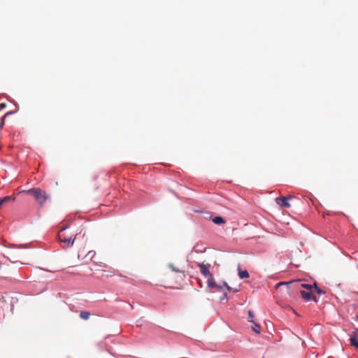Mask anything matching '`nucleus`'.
Wrapping results in <instances>:
<instances>
[{
    "label": "nucleus",
    "mask_w": 358,
    "mask_h": 358,
    "mask_svg": "<svg viewBox=\"0 0 358 358\" xmlns=\"http://www.w3.org/2000/svg\"><path fill=\"white\" fill-rule=\"evenodd\" d=\"M14 200H15V197H12L11 196H4L3 198L0 199V208L2 207V206L4 203L10 202Z\"/></svg>",
    "instance_id": "9"
},
{
    "label": "nucleus",
    "mask_w": 358,
    "mask_h": 358,
    "mask_svg": "<svg viewBox=\"0 0 358 358\" xmlns=\"http://www.w3.org/2000/svg\"><path fill=\"white\" fill-rule=\"evenodd\" d=\"M82 253L83 252L81 250L78 252V258L80 259H84L86 257H89L90 259H92L96 255V252L94 250L88 251V252L85 256H83Z\"/></svg>",
    "instance_id": "6"
},
{
    "label": "nucleus",
    "mask_w": 358,
    "mask_h": 358,
    "mask_svg": "<svg viewBox=\"0 0 358 358\" xmlns=\"http://www.w3.org/2000/svg\"><path fill=\"white\" fill-rule=\"evenodd\" d=\"M314 287H315V288L316 292H317L318 294H324V293L322 289H320V288H318V287H317V284H316V283H314Z\"/></svg>",
    "instance_id": "20"
},
{
    "label": "nucleus",
    "mask_w": 358,
    "mask_h": 358,
    "mask_svg": "<svg viewBox=\"0 0 358 358\" xmlns=\"http://www.w3.org/2000/svg\"><path fill=\"white\" fill-rule=\"evenodd\" d=\"M357 318H358V315H357Z\"/></svg>",
    "instance_id": "24"
},
{
    "label": "nucleus",
    "mask_w": 358,
    "mask_h": 358,
    "mask_svg": "<svg viewBox=\"0 0 358 358\" xmlns=\"http://www.w3.org/2000/svg\"><path fill=\"white\" fill-rule=\"evenodd\" d=\"M292 198V196H289L287 197V196H280V197L275 198V203L278 205L280 206L281 207L289 208L290 204L287 202V200L290 199Z\"/></svg>",
    "instance_id": "3"
},
{
    "label": "nucleus",
    "mask_w": 358,
    "mask_h": 358,
    "mask_svg": "<svg viewBox=\"0 0 358 358\" xmlns=\"http://www.w3.org/2000/svg\"><path fill=\"white\" fill-rule=\"evenodd\" d=\"M12 112H8L7 113H6L1 118V123H0V128L3 127V124H4V120L6 118V117L10 114H11Z\"/></svg>",
    "instance_id": "17"
},
{
    "label": "nucleus",
    "mask_w": 358,
    "mask_h": 358,
    "mask_svg": "<svg viewBox=\"0 0 358 358\" xmlns=\"http://www.w3.org/2000/svg\"><path fill=\"white\" fill-rule=\"evenodd\" d=\"M90 313L87 312V311H81L80 313V318L83 320H88L90 317Z\"/></svg>",
    "instance_id": "12"
},
{
    "label": "nucleus",
    "mask_w": 358,
    "mask_h": 358,
    "mask_svg": "<svg viewBox=\"0 0 358 358\" xmlns=\"http://www.w3.org/2000/svg\"><path fill=\"white\" fill-rule=\"evenodd\" d=\"M227 298V293H224V295L222 296V299H225Z\"/></svg>",
    "instance_id": "22"
},
{
    "label": "nucleus",
    "mask_w": 358,
    "mask_h": 358,
    "mask_svg": "<svg viewBox=\"0 0 358 358\" xmlns=\"http://www.w3.org/2000/svg\"><path fill=\"white\" fill-rule=\"evenodd\" d=\"M301 287H303V288H306L308 290H311V289H312V285H308V284H301Z\"/></svg>",
    "instance_id": "19"
},
{
    "label": "nucleus",
    "mask_w": 358,
    "mask_h": 358,
    "mask_svg": "<svg viewBox=\"0 0 358 358\" xmlns=\"http://www.w3.org/2000/svg\"><path fill=\"white\" fill-rule=\"evenodd\" d=\"M5 107H6V103H2L0 104V108H3Z\"/></svg>",
    "instance_id": "21"
},
{
    "label": "nucleus",
    "mask_w": 358,
    "mask_h": 358,
    "mask_svg": "<svg viewBox=\"0 0 358 358\" xmlns=\"http://www.w3.org/2000/svg\"><path fill=\"white\" fill-rule=\"evenodd\" d=\"M252 324H253V326L252 327V330H253L255 332H256V333H257V334H259V333H260V331H261V327H260V326H259L258 324L255 323V322H254V323H252Z\"/></svg>",
    "instance_id": "13"
},
{
    "label": "nucleus",
    "mask_w": 358,
    "mask_h": 358,
    "mask_svg": "<svg viewBox=\"0 0 358 358\" xmlns=\"http://www.w3.org/2000/svg\"><path fill=\"white\" fill-rule=\"evenodd\" d=\"M24 192L28 194L32 195L41 206H42L47 200L50 199V195L40 188H32Z\"/></svg>",
    "instance_id": "1"
},
{
    "label": "nucleus",
    "mask_w": 358,
    "mask_h": 358,
    "mask_svg": "<svg viewBox=\"0 0 358 358\" xmlns=\"http://www.w3.org/2000/svg\"><path fill=\"white\" fill-rule=\"evenodd\" d=\"M300 293L303 299H304L305 300L309 301L313 299L314 301H316V297L313 295L311 290H301L300 291Z\"/></svg>",
    "instance_id": "5"
},
{
    "label": "nucleus",
    "mask_w": 358,
    "mask_h": 358,
    "mask_svg": "<svg viewBox=\"0 0 358 358\" xmlns=\"http://www.w3.org/2000/svg\"><path fill=\"white\" fill-rule=\"evenodd\" d=\"M169 267L174 272L176 273H183V271L178 268H176L173 264L171 263L169 264Z\"/></svg>",
    "instance_id": "14"
},
{
    "label": "nucleus",
    "mask_w": 358,
    "mask_h": 358,
    "mask_svg": "<svg viewBox=\"0 0 358 358\" xmlns=\"http://www.w3.org/2000/svg\"><path fill=\"white\" fill-rule=\"evenodd\" d=\"M248 315H249V322L254 323L255 321L253 320V318L255 317V315L252 310L248 311Z\"/></svg>",
    "instance_id": "16"
},
{
    "label": "nucleus",
    "mask_w": 358,
    "mask_h": 358,
    "mask_svg": "<svg viewBox=\"0 0 358 358\" xmlns=\"http://www.w3.org/2000/svg\"><path fill=\"white\" fill-rule=\"evenodd\" d=\"M238 276L241 279L247 278H249V273H248V272L247 271H241V270H239V271H238Z\"/></svg>",
    "instance_id": "11"
},
{
    "label": "nucleus",
    "mask_w": 358,
    "mask_h": 358,
    "mask_svg": "<svg viewBox=\"0 0 358 358\" xmlns=\"http://www.w3.org/2000/svg\"><path fill=\"white\" fill-rule=\"evenodd\" d=\"M292 282H278V284H276L275 285V288L276 289H278L281 286H286L287 289H288V286L289 284H291Z\"/></svg>",
    "instance_id": "15"
},
{
    "label": "nucleus",
    "mask_w": 358,
    "mask_h": 358,
    "mask_svg": "<svg viewBox=\"0 0 358 358\" xmlns=\"http://www.w3.org/2000/svg\"><path fill=\"white\" fill-rule=\"evenodd\" d=\"M350 341L351 345L358 348V329H356L353 332V334L351 336Z\"/></svg>",
    "instance_id": "7"
},
{
    "label": "nucleus",
    "mask_w": 358,
    "mask_h": 358,
    "mask_svg": "<svg viewBox=\"0 0 358 358\" xmlns=\"http://www.w3.org/2000/svg\"><path fill=\"white\" fill-rule=\"evenodd\" d=\"M113 274L106 275V277L111 276Z\"/></svg>",
    "instance_id": "23"
},
{
    "label": "nucleus",
    "mask_w": 358,
    "mask_h": 358,
    "mask_svg": "<svg viewBox=\"0 0 358 358\" xmlns=\"http://www.w3.org/2000/svg\"><path fill=\"white\" fill-rule=\"evenodd\" d=\"M67 227H68L67 225L62 227L58 233V236H57L59 241L61 243L66 244V245H64V248L69 247V246L72 245L73 244L75 238H76V237H75L73 240H71V236L66 235L64 231L67 229Z\"/></svg>",
    "instance_id": "2"
},
{
    "label": "nucleus",
    "mask_w": 358,
    "mask_h": 358,
    "mask_svg": "<svg viewBox=\"0 0 358 358\" xmlns=\"http://www.w3.org/2000/svg\"><path fill=\"white\" fill-rule=\"evenodd\" d=\"M213 222L218 225L223 224L226 222L224 219L220 216H216L213 218Z\"/></svg>",
    "instance_id": "10"
},
{
    "label": "nucleus",
    "mask_w": 358,
    "mask_h": 358,
    "mask_svg": "<svg viewBox=\"0 0 358 358\" xmlns=\"http://www.w3.org/2000/svg\"><path fill=\"white\" fill-rule=\"evenodd\" d=\"M197 266L200 268V271L204 277H209L213 274L209 271L210 264L206 265L203 263H198Z\"/></svg>",
    "instance_id": "4"
},
{
    "label": "nucleus",
    "mask_w": 358,
    "mask_h": 358,
    "mask_svg": "<svg viewBox=\"0 0 358 358\" xmlns=\"http://www.w3.org/2000/svg\"><path fill=\"white\" fill-rule=\"evenodd\" d=\"M207 284H208V287L210 288H216L219 290L222 289L221 286L217 285L215 282L214 278H213V275L208 277V283Z\"/></svg>",
    "instance_id": "8"
},
{
    "label": "nucleus",
    "mask_w": 358,
    "mask_h": 358,
    "mask_svg": "<svg viewBox=\"0 0 358 358\" xmlns=\"http://www.w3.org/2000/svg\"><path fill=\"white\" fill-rule=\"evenodd\" d=\"M224 285L227 288L229 291H232L234 292H236L238 291V289H232L231 287H229L227 282H224Z\"/></svg>",
    "instance_id": "18"
}]
</instances>
